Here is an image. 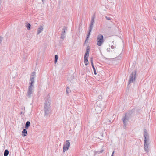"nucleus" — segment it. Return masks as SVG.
<instances>
[{"mask_svg": "<svg viewBox=\"0 0 156 156\" xmlns=\"http://www.w3.org/2000/svg\"><path fill=\"white\" fill-rule=\"evenodd\" d=\"M88 39H87V37H86V40L85 41V42H86L87 41H88Z\"/></svg>", "mask_w": 156, "mask_h": 156, "instance_id": "obj_33", "label": "nucleus"}, {"mask_svg": "<svg viewBox=\"0 0 156 156\" xmlns=\"http://www.w3.org/2000/svg\"><path fill=\"white\" fill-rule=\"evenodd\" d=\"M135 109H133L129 111L125 115H127L129 117L131 115L134 113Z\"/></svg>", "mask_w": 156, "mask_h": 156, "instance_id": "obj_10", "label": "nucleus"}, {"mask_svg": "<svg viewBox=\"0 0 156 156\" xmlns=\"http://www.w3.org/2000/svg\"><path fill=\"white\" fill-rule=\"evenodd\" d=\"M101 153L102 152V151H101Z\"/></svg>", "mask_w": 156, "mask_h": 156, "instance_id": "obj_40", "label": "nucleus"}, {"mask_svg": "<svg viewBox=\"0 0 156 156\" xmlns=\"http://www.w3.org/2000/svg\"><path fill=\"white\" fill-rule=\"evenodd\" d=\"M66 93L67 94H68L69 92H71V91L70 90L69 88H68V87H67L66 89Z\"/></svg>", "mask_w": 156, "mask_h": 156, "instance_id": "obj_24", "label": "nucleus"}, {"mask_svg": "<svg viewBox=\"0 0 156 156\" xmlns=\"http://www.w3.org/2000/svg\"><path fill=\"white\" fill-rule=\"evenodd\" d=\"M144 150L147 152H149L148 146L150 144L149 136L146 129H144Z\"/></svg>", "mask_w": 156, "mask_h": 156, "instance_id": "obj_2", "label": "nucleus"}, {"mask_svg": "<svg viewBox=\"0 0 156 156\" xmlns=\"http://www.w3.org/2000/svg\"><path fill=\"white\" fill-rule=\"evenodd\" d=\"M98 98L99 99H101V100L102 98V96H98Z\"/></svg>", "mask_w": 156, "mask_h": 156, "instance_id": "obj_29", "label": "nucleus"}, {"mask_svg": "<svg viewBox=\"0 0 156 156\" xmlns=\"http://www.w3.org/2000/svg\"><path fill=\"white\" fill-rule=\"evenodd\" d=\"M95 17V14H93L92 16L90 23L89 27V32L87 35V39H88L89 38L90 35V32H91L93 28V25L94 24Z\"/></svg>", "mask_w": 156, "mask_h": 156, "instance_id": "obj_3", "label": "nucleus"}, {"mask_svg": "<svg viewBox=\"0 0 156 156\" xmlns=\"http://www.w3.org/2000/svg\"><path fill=\"white\" fill-rule=\"evenodd\" d=\"M111 28V27H108V28Z\"/></svg>", "mask_w": 156, "mask_h": 156, "instance_id": "obj_39", "label": "nucleus"}, {"mask_svg": "<svg viewBox=\"0 0 156 156\" xmlns=\"http://www.w3.org/2000/svg\"><path fill=\"white\" fill-rule=\"evenodd\" d=\"M33 93V88L31 87H29L28 88V91L27 94V96L29 98L31 97V94Z\"/></svg>", "mask_w": 156, "mask_h": 156, "instance_id": "obj_8", "label": "nucleus"}, {"mask_svg": "<svg viewBox=\"0 0 156 156\" xmlns=\"http://www.w3.org/2000/svg\"><path fill=\"white\" fill-rule=\"evenodd\" d=\"M103 36V35L100 34L98 36L97 38V44L99 46H101L104 42Z\"/></svg>", "mask_w": 156, "mask_h": 156, "instance_id": "obj_5", "label": "nucleus"}, {"mask_svg": "<svg viewBox=\"0 0 156 156\" xmlns=\"http://www.w3.org/2000/svg\"><path fill=\"white\" fill-rule=\"evenodd\" d=\"M129 117L127 115H125V116L122 118L123 121V127L125 128L126 127L127 123L129 119Z\"/></svg>", "mask_w": 156, "mask_h": 156, "instance_id": "obj_6", "label": "nucleus"}, {"mask_svg": "<svg viewBox=\"0 0 156 156\" xmlns=\"http://www.w3.org/2000/svg\"><path fill=\"white\" fill-rule=\"evenodd\" d=\"M66 143L63 145V151L65 152L66 151L68 150L70 147V143L69 140H66Z\"/></svg>", "mask_w": 156, "mask_h": 156, "instance_id": "obj_7", "label": "nucleus"}, {"mask_svg": "<svg viewBox=\"0 0 156 156\" xmlns=\"http://www.w3.org/2000/svg\"><path fill=\"white\" fill-rule=\"evenodd\" d=\"M43 29V26L41 25L40 27L37 29V34H39L40 33L42 32Z\"/></svg>", "mask_w": 156, "mask_h": 156, "instance_id": "obj_11", "label": "nucleus"}, {"mask_svg": "<svg viewBox=\"0 0 156 156\" xmlns=\"http://www.w3.org/2000/svg\"><path fill=\"white\" fill-rule=\"evenodd\" d=\"M22 136H25L27 135V131L26 129H24L22 131Z\"/></svg>", "mask_w": 156, "mask_h": 156, "instance_id": "obj_13", "label": "nucleus"}, {"mask_svg": "<svg viewBox=\"0 0 156 156\" xmlns=\"http://www.w3.org/2000/svg\"><path fill=\"white\" fill-rule=\"evenodd\" d=\"M105 18L107 20H111L112 19V18H111L110 17H108L106 16H105Z\"/></svg>", "mask_w": 156, "mask_h": 156, "instance_id": "obj_25", "label": "nucleus"}, {"mask_svg": "<svg viewBox=\"0 0 156 156\" xmlns=\"http://www.w3.org/2000/svg\"><path fill=\"white\" fill-rule=\"evenodd\" d=\"M89 55V54L85 53V55H84V58H88V59Z\"/></svg>", "mask_w": 156, "mask_h": 156, "instance_id": "obj_23", "label": "nucleus"}, {"mask_svg": "<svg viewBox=\"0 0 156 156\" xmlns=\"http://www.w3.org/2000/svg\"><path fill=\"white\" fill-rule=\"evenodd\" d=\"M136 70L131 73L129 77V79L128 82V85H129L130 83H132L135 81L136 77Z\"/></svg>", "mask_w": 156, "mask_h": 156, "instance_id": "obj_4", "label": "nucleus"}, {"mask_svg": "<svg viewBox=\"0 0 156 156\" xmlns=\"http://www.w3.org/2000/svg\"><path fill=\"white\" fill-rule=\"evenodd\" d=\"M9 151L7 149H6L4 153V156H8L9 154Z\"/></svg>", "mask_w": 156, "mask_h": 156, "instance_id": "obj_15", "label": "nucleus"}, {"mask_svg": "<svg viewBox=\"0 0 156 156\" xmlns=\"http://www.w3.org/2000/svg\"><path fill=\"white\" fill-rule=\"evenodd\" d=\"M42 1L44 3V0H42Z\"/></svg>", "mask_w": 156, "mask_h": 156, "instance_id": "obj_37", "label": "nucleus"}, {"mask_svg": "<svg viewBox=\"0 0 156 156\" xmlns=\"http://www.w3.org/2000/svg\"><path fill=\"white\" fill-rule=\"evenodd\" d=\"M67 30L66 27L64 26L63 28V30L62 31V32H61L62 34H65V33H66L65 30Z\"/></svg>", "mask_w": 156, "mask_h": 156, "instance_id": "obj_19", "label": "nucleus"}, {"mask_svg": "<svg viewBox=\"0 0 156 156\" xmlns=\"http://www.w3.org/2000/svg\"><path fill=\"white\" fill-rule=\"evenodd\" d=\"M51 100L49 95L47 96V98L45 100L44 107V116L48 117L50 115L51 110Z\"/></svg>", "mask_w": 156, "mask_h": 156, "instance_id": "obj_1", "label": "nucleus"}, {"mask_svg": "<svg viewBox=\"0 0 156 156\" xmlns=\"http://www.w3.org/2000/svg\"><path fill=\"white\" fill-rule=\"evenodd\" d=\"M58 57V55H56L55 56V60H54V63L56 64Z\"/></svg>", "mask_w": 156, "mask_h": 156, "instance_id": "obj_18", "label": "nucleus"}, {"mask_svg": "<svg viewBox=\"0 0 156 156\" xmlns=\"http://www.w3.org/2000/svg\"><path fill=\"white\" fill-rule=\"evenodd\" d=\"M35 72H34V71H33L32 72V76H34L35 75Z\"/></svg>", "mask_w": 156, "mask_h": 156, "instance_id": "obj_28", "label": "nucleus"}, {"mask_svg": "<svg viewBox=\"0 0 156 156\" xmlns=\"http://www.w3.org/2000/svg\"><path fill=\"white\" fill-rule=\"evenodd\" d=\"M90 49V47L89 46H87L86 48V53L89 54V53Z\"/></svg>", "mask_w": 156, "mask_h": 156, "instance_id": "obj_17", "label": "nucleus"}, {"mask_svg": "<svg viewBox=\"0 0 156 156\" xmlns=\"http://www.w3.org/2000/svg\"><path fill=\"white\" fill-rule=\"evenodd\" d=\"M3 39V37H0V40H2Z\"/></svg>", "mask_w": 156, "mask_h": 156, "instance_id": "obj_34", "label": "nucleus"}, {"mask_svg": "<svg viewBox=\"0 0 156 156\" xmlns=\"http://www.w3.org/2000/svg\"><path fill=\"white\" fill-rule=\"evenodd\" d=\"M88 39H87V37H86V40L85 41V42H86L87 41H88Z\"/></svg>", "mask_w": 156, "mask_h": 156, "instance_id": "obj_32", "label": "nucleus"}, {"mask_svg": "<svg viewBox=\"0 0 156 156\" xmlns=\"http://www.w3.org/2000/svg\"><path fill=\"white\" fill-rule=\"evenodd\" d=\"M22 114V112H20V114Z\"/></svg>", "mask_w": 156, "mask_h": 156, "instance_id": "obj_38", "label": "nucleus"}, {"mask_svg": "<svg viewBox=\"0 0 156 156\" xmlns=\"http://www.w3.org/2000/svg\"><path fill=\"white\" fill-rule=\"evenodd\" d=\"M31 27V25L30 23H26V27H27L28 30H30Z\"/></svg>", "mask_w": 156, "mask_h": 156, "instance_id": "obj_16", "label": "nucleus"}, {"mask_svg": "<svg viewBox=\"0 0 156 156\" xmlns=\"http://www.w3.org/2000/svg\"><path fill=\"white\" fill-rule=\"evenodd\" d=\"M2 40H0V44L1 43Z\"/></svg>", "mask_w": 156, "mask_h": 156, "instance_id": "obj_35", "label": "nucleus"}, {"mask_svg": "<svg viewBox=\"0 0 156 156\" xmlns=\"http://www.w3.org/2000/svg\"><path fill=\"white\" fill-rule=\"evenodd\" d=\"M117 27L116 26H114L112 27V31L113 32H115L116 30V28Z\"/></svg>", "mask_w": 156, "mask_h": 156, "instance_id": "obj_26", "label": "nucleus"}, {"mask_svg": "<svg viewBox=\"0 0 156 156\" xmlns=\"http://www.w3.org/2000/svg\"><path fill=\"white\" fill-rule=\"evenodd\" d=\"M92 66V67L93 70H94V74L95 75H96L97 72H96V70L94 66Z\"/></svg>", "mask_w": 156, "mask_h": 156, "instance_id": "obj_22", "label": "nucleus"}, {"mask_svg": "<svg viewBox=\"0 0 156 156\" xmlns=\"http://www.w3.org/2000/svg\"><path fill=\"white\" fill-rule=\"evenodd\" d=\"M65 38V34H61L60 38L63 40Z\"/></svg>", "mask_w": 156, "mask_h": 156, "instance_id": "obj_20", "label": "nucleus"}, {"mask_svg": "<svg viewBox=\"0 0 156 156\" xmlns=\"http://www.w3.org/2000/svg\"><path fill=\"white\" fill-rule=\"evenodd\" d=\"M109 122L111 123V121L110 120H109Z\"/></svg>", "mask_w": 156, "mask_h": 156, "instance_id": "obj_36", "label": "nucleus"}, {"mask_svg": "<svg viewBox=\"0 0 156 156\" xmlns=\"http://www.w3.org/2000/svg\"><path fill=\"white\" fill-rule=\"evenodd\" d=\"M30 122L29 121H27L26 122V124H25V128L26 129H28L29 127L30 126Z\"/></svg>", "mask_w": 156, "mask_h": 156, "instance_id": "obj_14", "label": "nucleus"}, {"mask_svg": "<svg viewBox=\"0 0 156 156\" xmlns=\"http://www.w3.org/2000/svg\"><path fill=\"white\" fill-rule=\"evenodd\" d=\"M84 63L85 65L87 66L88 64V58H84Z\"/></svg>", "mask_w": 156, "mask_h": 156, "instance_id": "obj_21", "label": "nucleus"}, {"mask_svg": "<svg viewBox=\"0 0 156 156\" xmlns=\"http://www.w3.org/2000/svg\"><path fill=\"white\" fill-rule=\"evenodd\" d=\"M93 58L92 57V58H90V62L91 63V66H94L93 64Z\"/></svg>", "mask_w": 156, "mask_h": 156, "instance_id": "obj_27", "label": "nucleus"}, {"mask_svg": "<svg viewBox=\"0 0 156 156\" xmlns=\"http://www.w3.org/2000/svg\"><path fill=\"white\" fill-rule=\"evenodd\" d=\"M155 20H156V19H155Z\"/></svg>", "mask_w": 156, "mask_h": 156, "instance_id": "obj_41", "label": "nucleus"}, {"mask_svg": "<svg viewBox=\"0 0 156 156\" xmlns=\"http://www.w3.org/2000/svg\"><path fill=\"white\" fill-rule=\"evenodd\" d=\"M74 76L73 75H71L70 77H69V79L71 83H73L74 81Z\"/></svg>", "mask_w": 156, "mask_h": 156, "instance_id": "obj_12", "label": "nucleus"}, {"mask_svg": "<svg viewBox=\"0 0 156 156\" xmlns=\"http://www.w3.org/2000/svg\"><path fill=\"white\" fill-rule=\"evenodd\" d=\"M115 46L113 45H112L111 46V48L112 49H113L115 48Z\"/></svg>", "mask_w": 156, "mask_h": 156, "instance_id": "obj_30", "label": "nucleus"}, {"mask_svg": "<svg viewBox=\"0 0 156 156\" xmlns=\"http://www.w3.org/2000/svg\"><path fill=\"white\" fill-rule=\"evenodd\" d=\"M114 153V151L112 154L111 156H113Z\"/></svg>", "mask_w": 156, "mask_h": 156, "instance_id": "obj_31", "label": "nucleus"}, {"mask_svg": "<svg viewBox=\"0 0 156 156\" xmlns=\"http://www.w3.org/2000/svg\"><path fill=\"white\" fill-rule=\"evenodd\" d=\"M30 81V86L28 87L32 88L33 87V83L34 82V77L33 76L31 77Z\"/></svg>", "mask_w": 156, "mask_h": 156, "instance_id": "obj_9", "label": "nucleus"}]
</instances>
